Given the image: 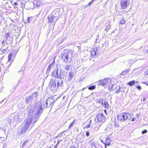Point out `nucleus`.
<instances>
[{"label": "nucleus", "instance_id": "nucleus-34", "mask_svg": "<svg viewBox=\"0 0 148 148\" xmlns=\"http://www.w3.org/2000/svg\"><path fill=\"white\" fill-rule=\"evenodd\" d=\"M28 142V140H26L24 142V143H23V144L21 146V147L22 148H23L25 146V145L26 144V143Z\"/></svg>", "mask_w": 148, "mask_h": 148}, {"label": "nucleus", "instance_id": "nucleus-15", "mask_svg": "<svg viewBox=\"0 0 148 148\" xmlns=\"http://www.w3.org/2000/svg\"><path fill=\"white\" fill-rule=\"evenodd\" d=\"M11 34V32H0V36H4V37H8L9 36H10V34Z\"/></svg>", "mask_w": 148, "mask_h": 148}, {"label": "nucleus", "instance_id": "nucleus-13", "mask_svg": "<svg viewBox=\"0 0 148 148\" xmlns=\"http://www.w3.org/2000/svg\"><path fill=\"white\" fill-rule=\"evenodd\" d=\"M98 50L99 49H98L97 47H94L92 49L91 54L93 56H96V55L97 53H98Z\"/></svg>", "mask_w": 148, "mask_h": 148}, {"label": "nucleus", "instance_id": "nucleus-22", "mask_svg": "<svg viewBox=\"0 0 148 148\" xmlns=\"http://www.w3.org/2000/svg\"><path fill=\"white\" fill-rule=\"evenodd\" d=\"M96 102L97 103H98L100 104L101 106H102L103 105V100L102 99L99 98L97 99H96Z\"/></svg>", "mask_w": 148, "mask_h": 148}, {"label": "nucleus", "instance_id": "nucleus-2", "mask_svg": "<svg viewBox=\"0 0 148 148\" xmlns=\"http://www.w3.org/2000/svg\"><path fill=\"white\" fill-rule=\"evenodd\" d=\"M29 114L27 119L25 120L24 122L23 126L22 128L21 127L18 128V135H20L21 134H24L27 130L29 127L32 121V123L34 124L37 121L35 122L34 120V117L35 116V114H32V115H30L29 113Z\"/></svg>", "mask_w": 148, "mask_h": 148}, {"label": "nucleus", "instance_id": "nucleus-50", "mask_svg": "<svg viewBox=\"0 0 148 148\" xmlns=\"http://www.w3.org/2000/svg\"><path fill=\"white\" fill-rule=\"evenodd\" d=\"M143 84H145L147 85V83L146 82H144L143 83Z\"/></svg>", "mask_w": 148, "mask_h": 148}, {"label": "nucleus", "instance_id": "nucleus-52", "mask_svg": "<svg viewBox=\"0 0 148 148\" xmlns=\"http://www.w3.org/2000/svg\"><path fill=\"white\" fill-rule=\"evenodd\" d=\"M70 148H75L74 147L71 146Z\"/></svg>", "mask_w": 148, "mask_h": 148}, {"label": "nucleus", "instance_id": "nucleus-51", "mask_svg": "<svg viewBox=\"0 0 148 148\" xmlns=\"http://www.w3.org/2000/svg\"><path fill=\"white\" fill-rule=\"evenodd\" d=\"M36 4L37 7H38V6H40V5L39 4L38 5V4L37 3H36Z\"/></svg>", "mask_w": 148, "mask_h": 148}, {"label": "nucleus", "instance_id": "nucleus-23", "mask_svg": "<svg viewBox=\"0 0 148 148\" xmlns=\"http://www.w3.org/2000/svg\"><path fill=\"white\" fill-rule=\"evenodd\" d=\"M51 14L52 15V16H54L55 17L56 16L57 17L58 20L59 17V13L58 12H53Z\"/></svg>", "mask_w": 148, "mask_h": 148}, {"label": "nucleus", "instance_id": "nucleus-1", "mask_svg": "<svg viewBox=\"0 0 148 148\" xmlns=\"http://www.w3.org/2000/svg\"><path fill=\"white\" fill-rule=\"evenodd\" d=\"M56 100L57 99L55 100L54 96H51L48 98L46 101L41 100L40 103L36 102L30 106L29 108V114H35L34 118V122L38 120L43 112V109L48 106L49 102V106L52 107Z\"/></svg>", "mask_w": 148, "mask_h": 148}, {"label": "nucleus", "instance_id": "nucleus-60", "mask_svg": "<svg viewBox=\"0 0 148 148\" xmlns=\"http://www.w3.org/2000/svg\"><path fill=\"white\" fill-rule=\"evenodd\" d=\"M147 85L148 86V84H147Z\"/></svg>", "mask_w": 148, "mask_h": 148}, {"label": "nucleus", "instance_id": "nucleus-25", "mask_svg": "<svg viewBox=\"0 0 148 148\" xmlns=\"http://www.w3.org/2000/svg\"><path fill=\"white\" fill-rule=\"evenodd\" d=\"M130 71V70L129 69L124 71L121 74V75H125L127 74V73H128Z\"/></svg>", "mask_w": 148, "mask_h": 148}, {"label": "nucleus", "instance_id": "nucleus-17", "mask_svg": "<svg viewBox=\"0 0 148 148\" xmlns=\"http://www.w3.org/2000/svg\"><path fill=\"white\" fill-rule=\"evenodd\" d=\"M3 40H5V43H6V44L8 45L9 43H10L12 41V38H5Z\"/></svg>", "mask_w": 148, "mask_h": 148}, {"label": "nucleus", "instance_id": "nucleus-19", "mask_svg": "<svg viewBox=\"0 0 148 148\" xmlns=\"http://www.w3.org/2000/svg\"><path fill=\"white\" fill-rule=\"evenodd\" d=\"M57 88L60 86H62L63 84V81L61 79H60L59 80H56Z\"/></svg>", "mask_w": 148, "mask_h": 148}, {"label": "nucleus", "instance_id": "nucleus-41", "mask_svg": "<svg viewBox=\"0 0 148 148\" xmlns=\"http://www.w3.org/2000/svg\"><path fill=\"white\" fill-rule=\"evenodd\" d=\"M30 18L28 17L26 21V23H27L29 22V19Z\"/></svg>", "mask_w": 148, "mask_h": 148}, {"label": "nucleus", "instance_id": "nucleus-14", "mask_svg": "<svg viewBox=\"0 0 148 148\" xmlns=\"http://www.w3.org/2000/svg\"><path fill=\"white\" fill-rule=\"evenodd\" d=\"M56 80H54L53 79H51L50 85L51 87H56L57 86Z\"/></svg>", "mask_w": 148, "mask_h": 148}, {"label": "nucleus", "instance_id": "nucleus-37", "mask_svg": "<svg viewBox=\"0 0 148 148\" xmlns=\"http://www.w3.org/2000/svg\"><path fill=\"white\" fill-rule=\"evenodd\" d=\"M136 87H137V89H138L139 90H140L142 89L141 87L140 86H137Z\"/></svg>", "mask_w": 148, "mask_h": 148}, {"label": "nucleus", "instance_id": "nucleus-12", "mask_svg": "<svg viewBox=\"0 0 148 148\" xmlns=\"http://www.w3.org/2000/svg\"><path fill=\"white\" fill-rule=\"evenodd\" d=\"M5 40H3L2 42V46L1 48V51L3 53H5L7 52L8 50V46L7 44H5Z\"/></svg>", "mask_w": 148, "mask_h": 148}, {"label": "nucleus", "instance_id": "nucleus-44", "mask_svg": "<svg viewBox=\"0 0 148 148\" xmlns=\"http://www.w3.org/2000/svg\"><path fill=\"white\" fill-rule=\"evenodd\" d=\"M136 120V118H133L132 120V121H134Z\"/></svg>", "mask_w": 148, "mask_h": 148}, {"label": "nucleus", "instance_id": "nucleus-59", "mask_svg": "<svg viewBox=\"0 0 148 148\" xmlns=\"http://www.w3.org/2000/svg\"><path fill=\"white\" fill-rule=\"evenodd\" d=\"M65 96H64L63 97V99H64L65 97Z\"/></svg>", "mask_w": 148, "mask_h": 148}, {"label": "nucleus", "instance_id": "nucleus-29", "mask_svg": "<svg viewBox=\"0 0 148 148\" xmlns=\"http://www.w3.org/2000/svg\"><path fill=\"white\" fill-rule=\"evenodd\" d=\"M95 88V86H90L88 88V89L89 90H93Z\"/></svg>", "mask_w": 148, "mask_h": 148}, {"label": "nucleus", "instance_id": "nucleus-54", "mask_svg": "<svg viewBox=\"0 0 148 148\" xmlns=\"http://www.w3.org/2000/svg\"><path fill=\"white\" fill-rule=\"evenodd\" d=\"M105 145V148H106V147H107V146H106V145Z\"/></svg>", "mask_w": 148, "mask_h": 148}, {"label": "nucleus", "instance_id": "nucleus-61", "mask_svg": "<svg viewBox=\"0 0 148 148\" xmlns=\"http://www.w3.org/2000/svg\"><path fill=\"white\" fill-rule=\"evenodd\" d=\"M22 71H19V72H22Z\"/></svg>", "mask_w": 148, "mask_h": 148}, {"label": "nucleus", "instance_id": "nucleus-58", "mask_svg": "<svg viewBox=\"0 0 148 148\" xmlns=\"http://www.w3.org/2000/svg\"><path fill=\"white\" fill-rule=\"evenodd\" d=\"M101 142L102 143H104V142H103V140H101Z\"/></svg>", "mask_w": 148, "mask_h": 148}, {"label": "nucleus", "instance_id": "nucleus-33", "mask_svg": "<svg viewBox=\"0 0 148 148\" xmlns=\"http://www.w3.org/2000/svg\"><path fill=\"white\" fill-rule=\"evenodd\" d=\"M13 54H10L8 56V61H10L11 60V59L13 57Z\"/></svg>", "mask_w": 148, "mask_h": 148}, {"label": "nucleus", "instance_id": "nucleus-53", "mask_svg": "<svg viewBox=\"0 0 148 148\" xmlns=\"http://www.w3.org/2000/svg\"><path fill=\"white\" fill-rule=\"evenodd\" d=\"M49 106V103H48V107H50Z\"/></svg>", "mask_w": 148, "mask_h": 148}, {"label": "nucleus", "instance_id": "nucleus-55", "mask_svg": "<svg viewBox=\"0 0 148 148\" xmlns=\"http://www.w3.org/2000/svg\"><path fill=\"white\" fill-rule=\"evenodd\" d=\"M60 143V141H58V143H57V145H58V144Z\"/></svg>", "mask_w": 148, "mask_h": 148}, {"label": "nucleus", "instance_id": "nucleus-21", "mask_svg": "<svg viewBox=\"0 0 148 148\" xmlns=\"http://www.w3.org/2000/svg\"><path fill=\"white\" fill-rule=\"evenodd\" d=\"M69 77L68 78V81L71 80L73 77L74 76V73L72 72H70L69 74Z\"/></svg>", "mask_w": 148, "mask_h": 148}, {"label": "nucleus", "instance_id": "nucleus-35", "mask_svg": "<svg viewBox=\"0 0 148 148\" xmlns=\"http://www.w3.org/2000/svg\"><path fill=\"white\" fill-rule=\"evenodd\" d=\"M66 131H63V132H62L61 133L59 134L58 135V137H59V136L61 137L63 133L64 132Z\"/></svg>", "mask_w": 148, "mask_h": 148}, {"label": "nucleus", "instance_id": "nucleus-45", "mask_svg": "<svg viewBox=\"0 0 148 148\" xmlns=\"http://www.w3.org/2000/svg\"><path fill=\"white\" fill-rule=\"evenodd\" d=\"M136 116L137 118H138L139 117V114H137Z\"/></svg>", "mask_w": 148, "mask_h": 148}, {"label": "nucleus", "instance_id": "nucleus-43", "mask_svg": "<svg viewBox=\"0 0 148 148\" xmlns=\"http://www.w3.org/2000/svg\"><path fill=\"white\" fill-rule=\"evenodd\" d=\"M86 136H89V133L88 132H87L86 133Z\"/></svg>", "mask_w": 148, "mask_h": 148}, {"label": "nucleus", "instance_id": "nucleus-11", "mask_svg": "<svg viewBox=\"0 0 148 148\" xmlns=\"http://www.w3.org/2000/svg\"><path fill=\"white\" fill-rule=\"evenodd\" d=\"M48 22L50 23V24L52 23L55 25L58 20L57 17L54 16H52L51 14V16L49 15L48 17Z\"/></svg>", "mask_w": 148, "mask_h": 148}, {"label": "nucleus", "instance_id": "nucleus-4", "mask_svg": "<svg viewBox=\"0 0 148 148\" xmlns=\"http://www.w3.org/2000/svg\"><path fill=\"white\" fill-rule=\"evenodd\" d=\"M61 56L64 62L69 63L71 62L72 58L71 53L68 50L64 49L62 53Z\"/></svg>", "mask_w": 148, "mask_h": 148}, {"label": "nucleus", "instance_id": "nucleus-16", "mask_svg": "<svg viewBox=\"0 0 148 148\" xmlns=\"http://www.w3.org/2000/svg\"><path fill=\"white\" fill-rule=\"evenodd\" d=\"M22 118L20 116L19 114L15 115L14 117V121L16 122H19L21 119Z\"/></svg>", "mask_w": 148, "mask_h": 148}, {"label": "nucleus", "instance_id": "nucleus-7", "mask_svg": "<svg viewBox=\"0 0 148 148\" xmlns=\"http://www.w3.org/2000/svg\"><path fill=\"white\" fill-rule=\"evenodd\" d=\"M108 89L110 91H114L115 93H119L120 92V87L116 84H111L109 86Z\"/></svg>", "mask_w": 148, "mask_h": 148}, {"label": "nucleus", "instance_id": "nucleus-63", "mask_svg": "<svg viewBox=\"0 0 148 148\" xmlns=\"http://www.w3.org/2000/svg\"><path fill=\"white\" fill-rule=\"evenodd\" d=\"M95 145V144H94V145H93V146H95V145Z\"/></svg>", "mask_w": 148, "mask_h": 148}, {"label": "nucleus", "instance_id": "nucleus-5", "mask_svg": "<svg viewBox=\"0 0 148 148\" xmlns=\"http://www.w3.org/2000/svg\"><path fill=\"white\" fill-rule=\"evenodd\" d=\"M131 115L128 113L123 112L118 115L117 118L119 121L123 122L127 119L130 120L132 116Z\"/></svg>", "mask_w": 148, "mask_h": 148}, {"label": "nucleus", "instance_id": "nucleus-47", "mask_svg": "<svg viewBox=\"0 0 148 148\" xmlns=\"http://www.w3.org/2000/svg\"><path fill=\"white\" fill-rule=\"evenodd\" d=\"M88 5H85L84 6V8H86L87 7Z\"/></svg>", "mask_w": 148, "mask_h": 148}, {"label": "nucleus", "instance_id": "nucleus-28", "mask_svg": "<svg viewBox=\"0 0 148 148\" xmlns=\"http://www.w3.org/2000/svg\"><path fill=\"white\" fill-rule=\"evenodd\" d=\"M120 24H124L125 23V21L123 18H121L120 20Z\"/></svg>", "mask_w": 148, "mask_h": 148}, {"label": "nucleus", "instance_id": "nucleus-39", "mask_svg": "<svg viewBox=\"0 0 148 148\" xmlns=\"http://www.w3.org/2000/svg\"><path fill=\"white\" fill-rule=\"evenodd\" d=\"M114 125L115 127H119V124H117L116 122H115L114 123Z\"/></svg>", "mask_w": 148, "mask_h": 148}, {"label": "nucleus", "instance_id": "nucleus-31", "mask_svg": "<svg viewBox=\"0 0 148 148\" xmlns=\"http://www.w3.org/2000/svg\"><path fill=\"white\" fill-rule=\"evenodd\" d=\"M110 28V25H108L106 26V28L105 29V31H106V32H108Z\"/></svg>", "mask_w": 148, "mask_h": 148}, {"label": "nucleus", "instance_id": "nucleus-24", "mask_svg": "<svg viewBox=\"0 0 148 148\" xmlns=\"http://www.w3.org/2000/svg\"><path fill=\"white\" fill-rule=\"evenodd\" d=\"M103 107L105 108L106 109H108L109 107V105L108 104V102L107 101H105L103 104Z\"/></svg>", "mask_w": 148, "mask_h": 148}, {"label": "nucleus", "instance_id": "nucleus-46", "mask_svg": "<svg viewBox=\"0 0 148 148\" xmlns=\"http://www.w3.org/2000/svg\"><path fill=\"white\" fill-rule=\"evenodd\" d=\"M145 53H148V49H147L145 50Z\"/></svg>", "mask_w": 148, "mask_h": 148}, {"label": "nucleus", "instance_id": "nucleus-18", "mask_svg": "<svg viewBox=\"0 0 148 148\" xmlns=\"http://www.w3.org/2000/svg\"><path fill=\"white\" fill-rule=\"evenodd\" d=\"M111 140L110 138H107L106 139L105 142L103 144L106 145H109L110 144Z\"/></svg>", "mask_w": 148, "mask_h": 148}, {"label": "nucleus", "instance_id": "nucleus-64", "mask_svg": "<svg viewBox=\"0 0 148 148\" xmlns=\"http://www.w3.org/2000/svg\"><path fill=\"white\" fill-rule=\"evenodd\" d=\"M88 120H88L87 121V122H88Z\"/></svg>", "mask_w": 148, "mask_h": 148}, {"label": "nucleus", "instance_id": "nucleus-40", "mask_svg": "<svg viewBox=\"0 0 148 148\" xmlns=\"http://www.w3.org/2000/svg\"><path fill=\"white\" fill-rule=\"evenodd\" d=\"M99 38H97L96 39V42H99L100 41V40H99Z\"/></svg>", "mask_w": 148, "mask_h": 148}, {"label": "nucleus", "instance_id": "nucleus-57", "mask_svg": "<svg viewBox=\"0 0 148 148\" xmlns=\"http://www.w3.org/2000/svg\"><path fill=\"white\" fill-rule=\"evenodd\" d=\"M86 88H84L82 89V90H83L85 89Z\"/></svg>", "mask_w": 148, "mask_h": 148}, {"label": "nucleus", "instance_id": "nucleus-56", "mask_svg": "<svg viewBox=\"0 0 148 148\" xmlns=\"http://www.w3.org/2000/svg\"><path fill=\"white\" fill-rule=\"evenodd\" d=\"M62 141V140H59V141H60V142H61Z\"/></svg>", "mask_w": 148, "mask_h": 148}, {"label": "nucleus", "instance_id": "nucleus-30", "mask_svg": "<svg viewBox=\"0 0 148 148\" xmlns=\"http://www.w3.org/2000/svg\"><path fill=\"white\" fill-rule=\"evenodd\" d=\"M92 121V119L90 120L89 121V123L88 125H86L85 127V128H89L90 127V125L91 124V122Z\"/></svg>", "mask_w": 148, "mask_h": 148}, {"label": "nucleus", "instance_id": "nucleus-9", "mask_svg": "<svg viewBox=\"0 0 148 148\" xmlns=\"http://www.w3.org/2000/svg\"><path fill=\"white\" fill-rule=\"evenodd\" d=\"M111 82L110 79L106 78L102 79L98 81V84L99 85H101L103 86H106L107 85L110 84Z\"/></svg>", "mask_w": 148, "mask_h": 148}, {"label": "nucleus", "instance_id": "nucleus-38", "mask_svg": "<svg viewBox=\"0 0 148 148\" xmlns=\"http://www.w3.org/2000/svg\"><path fill=\"white\" fill-rule=\"evenodd\" d=\"M93 2L94 1L92 0V1H91L89 3L88 5H89V6H90L91 4H92L93 3Z\"/></svg>", "mask_w": 148, "mask_h": 148}, {"label": "nucleus", "instance_id": "nucleus-8", "mask_svg": "<svg viewBox=\"0 0 148 148\" xmlns=\"http://www.w3.org/2000/svg\"><path fill=\"white\" fill-rule=\"evenodd\" d=\"M37 95L36 92H35L32 94L31 96L27 97L26 99V103L27 104L31 103L37 97Z\"/></svg>", "mask_w": 148, "mask_h": 148}, {"label": "nucleus", "instance_id": "nucleus-3", "mask_svg": "<svg viewBox=\"0 0 148 148\" xmlns=\"http://www.w3.org/2000/svg\"><path fill=\"white\" fill-rule=\"evenodd\" d=\"M59 70L57 69L54 70L52 73V76L55 78L60 79H65L66 75V73L63 70H61L59 71Z\"/></svg>", "mask_w": 148, "mask_h": 148}, {"label": "nucleus", "instance_id": "nucleus-10", "mask_svg": "<svg viewBox=\"0 0 148 148\" xmlns=\"http://www.w3.org/2000/svg\"><path fill=\"white\" fill-rule=\"evenodd\" d=\"M120 5L122 9H125L129 5L130 0H120Z\"/></svg>", "mask_w": 148, "mask_h": 148}, {"label": "nucleus", "instance_id": "nucleus-32", "mask_svg": "<svg viewBox=\"0 0 148 148\" xmlns=\"http://www.w3.org/2000/svg\"><path fill=\"white\" fill-rule=\"evenodd\" d=\"M75 121V120H74L70 124V125H69V129L71 127H72L73 125L74 124Z\"/></svg>", "mask_w": 148, "mask_h": 148}, {"label": "nucleus", "instance_id": "nucleus-42", "mask_svg": "<svg viewBox=\"0 0 148 148\" xmlns=\"http://www.w3.org/2000/svg\"><path fill=\"white\" fill-rule=\"evenodd\" d=\"M145 73L147 75H148V69H147L146 70L145 72Z\"/></svg>", "mask_w": 148, "mask_h": 148}, {"label": "nucleus", "instance_id": "nucleus-62", "mask_svg": "<svg viewBox=\"0 0 148 148\" xmlns=\"http://www.w3.org/2000/svg\"><path fill=\"white\" fill-rule=\"evenodd\" d=\"M93 1L95 0H92Z\"/></svg>", "mask_w": 148, "mask_h": 148}, {"label": "nucleus", "instance_id": "nucleus-27", "mask_svg": "<svg viewBox=\"0 0 148 148\" xmlns=\"http://www.w3.org/2000/svg\"><path fill=\"white\" fill-rule=\"evenodd\" d=\"M71 66L69 65H67L65 66L64 67V69L65 70L68 71L70 69Z\"/></svg>", "mask_w": 148, "mask_h": 148}, {"label": "nucleus", "instance_id": "nucleus-36", "mask_svg": "<svg viewBox=\"0 0 148 148\" xmlns=\"http://www.w3.org/2000/svg\"><path fill=\"white\" fill-rule=\"evenodd\" d=\"M147 132V131L145 130H144L142 132V133L143 134H145Z\"/></svg>", "mask_w": 148, "mask_h": 148}, {"label": "nucleus", "instance_id": "nucleus-20", "mask_svg": "<svg viewBox=\"0 0 148 148\" xmlns=\"http://www.w3.org/2000/svg\"><path fill=\"white\" fill-rule=\"evenodd\" d=\"M54 61L55 60H54L53 61L51 62V63L50 64L47 68V74L48 73H49V71L50 70L51 67L54 64Z\"/></svg>", "mask_w": 148, "mask_h": 148}, {"label": "nucleus", "instance_id": "nucleus-6", "mask_svg": "<svg viewBox=\"0 0 148 148\" xmlns=\"http://www.w3.org/2000/svg\"><path fill=\"white\" fill-rule=\"evenodd\" d=\"M106 117L103 114H99L97 115V117L93 119L96 122L98 123H103L105 121Z\"/></svg>", "mask_w": 148, "mask_h": 148}, {"label": "nucleus", "instance_id": "nucleus-49", "mask_svg": "<svg viewBox=\"0 0 148 148\" xmlns=\"http://www.w3.org/2000/svg\"><path fill=\"white\" fill-rule=\"evenodd\" d=\"M146 99V98H144L143 99V101H144H144H145Z\"/></svg>", "mask_w": 148, "mask_h": 148}, {"label": "nucleus", "instance_id": "nucleus-26", "mask_svg": "<svg viewBox=\"0 0 148 148\" xmlns=\"http://www.w3.org/2000/svg\"><path fill=\"white\" fill-rule=\"evenodd\" d=\"M135 82L134 80L130 81L127 83V84L131 86H132L135 84Z\"/></svg>", "mask_w": 148, "mask_h": 148}, {"label": "nucleus", "instance_id": "nucleus-48", "mask_svg": "<svg viewBox=\"0 0 148 148\" xmlns=\"http://www.w3.org/2000/svg\"><path fill=\"white\" fill-rule=\"evenodd\" d=\"M17 3L16 2L14 3V5L16 6L17 5Z\"/></svg>", "mask_w": 148, "mask_h": 148}]
</instances>
